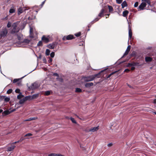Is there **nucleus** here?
I'll use <instances>...</instances> for the list:
<instances>
[{
	"label": "nucleus",
	"instance_id": "31",
	"mask_svg": "<svg viewBox=\"0 0 156 156\" xmlns=\"http://www.w3.org/2000/svg\"><path fill=\"white\" fill-rule=\"evenodd\" d=\"M50 51L48 49H46L45 51V54L46 55H50Z\"/></svg>",
	"mask_w": 156,
	"mask_h": 156
},
{
	"label": "nucleus",
	"instance_id": "61",
	"mask_svg": "<svg viewBox=\"0 0 156 156\" xmlns=\"http://www.w3.org/2000/svg\"><path fill=\"white\" fill-rule=\"evenodd\" d=\"M3 110L2 109H0V113H2Z\"/></svg>",
	"mask_w": 156,
	"mask_h": 156
},
{
	"label": "nucleus",
	"instance_id": "62",
	"mask_svg": "<svg viewBox=\"0 0 156 156\" xmlns=\"http://www.w3.org/2000/svg\"><path fill=\"white\" fill-rule=\"evenodd\" d=\"M15 110H16L15 109H13L11 111V112H13L14 111H15Z\"/></svg>",
	"mask_w": 156,
	"mask_h": 156
},
{
	"label": "nucleus",
	"instance_id": "40",
	"mask_svg": "<svg viewBox=\"0 0 156 156\" xmlns=\"http://www.w3.org/2000/svg\"><path fill=\"white\" fill-rule=\"evenodd\" d=\"M136 53L135 51H133L131 53V56H134L136 55Z\"/></svg>",
	"mask_w": 156,
	"mask_h": 156
},
{
	"label": "nucleus",
	"instance_id": "1",
	"mask_svg": "<svg viewBox=\"0 0 156 156\" xmlns=\"http://www.w3.org/2000/svg\"><path fill=\"white\" fill-rule=\"evenodd\" d=\"M107 8L106 6H104L101 10L100 12L98 15V16L92 22V23L98 21L101 17H103L104 14L107 12Z\"/></svg>",
	"mask_w": 156,
	"mask_h": 156
},
{
	"label": "nucleus",
	"instance_id": "13",
	"mask_svg": "<svg viewBox=\"0 0 156 156\" xmlns=\"http://www.w3.org/2000/svg\"><path fill=\"white\" fill-rule=\"evenodd\" d=\"M131 49V46L130 45H129L127 48L126 51L125 52V53H124L123 56H125L126 55H127L129 53V52L130 50Z\"/></svg>",
	"mask_w": 156,
	"mask_h": 156
},
{
	"label": "nucleus",
	"instance_id": "32",
	"mask_svg": "<svg viewBox=\"0 0 156 156\" xmlns=\"http://www.w3.org/2000/svg\"><path fill=\"white\" fill-rule=\"evenodd\" d=\"M30 41L28 39H24L23 41V42L27 44H29L30 42Z\"/></svg>",
	"mask_w": 156,
	"mask_h": 156
},
{
	"label": "nucleus",
	"instance_id": "55",
	"mask_svg": "<svg viewBox=\"0 0 156 156\" xmlns=\"http://www.w3.org/2000/svg\"><path fill=\"white\" fill-rule=\"evenodd\" d=\"M45 0L44 1L42 2L41 4V5L42 6L44 4L45 2Z\"/></svg>",
	"mask_w": 156,
	"mask_h": 156
},
{
	"label": "nucleus",
	"instance_id": "54",
	"mask_svg": "<svg viewBox=\"0 0 156 156\" xmlns=\"http://www.w3.org/2000/svg\"><path fill=\"white\" fill-rule=\"evenodd\" d=\"M17 84L18 86H20L21 85V82H18L17 83Z\"/></svg>",
	"mask_w": 156,
	"mask_h": 156
},
{
	"label": "nucleus",
	"instance_id": "12",
	"mask_svg": "<svg viewBox=\"0 0 156 156\" xmlns=\"http://www.w3.org/2000/svg\"><path fill=\"white\" fill-rule=\"evenodd\" d=\"M41 40L45 43H48L50 41L49 38L46 37L44 35L43 36Z\"/></svg>",
	"mask_w": 156,
	"mask_h": 156
},
{
	"label": "nucleus",
	"instance_id": "37",
	"mask_svg": "<svg viewBox=\"0 0 156 156\" xmlns=\"http://www.w3.org/2000/svg\"><path fill=\"white\" fill-rule=\"evenodd\" d=\"M81 34V32H79L78 33H76V34H75V35L76 37H80V36Z\"/></svg>",
	"mask_w": 156,
	"mask_h": 156
},
{
	"label": "nucleus",
	"instance_id": "60",
	"mask_svg": "<svg viewBox=\"0 0 156 156\" xmlns=\"http://www.w3.org/2000/svg\"><path fill=\"white\" fill-rule=\"evenodd\" d=\"M110 15V14H105V15H106V16H106V18H107L108 17V16H109V15Z\"/></svg>",
	"mask_w": 156,
	"mask_h": 156
},
{
	"label": "nucleus",
	"instance_id": "38",
	"mask_svg": "<svg viewBox=\"0 0 156 156\" xmlns=\"http://www.w3.org/2000/svg\"><path fill=\"white\" fill-rule=\"evenodd\" d=\"M20 80V79H15L13 80V83H16L17 82H18V81Z\"/></svg>",
	"mask_w": 156,
	"mask_h": 156
},
{
	"label": "nucleus",
	"instance_id": "50",
	"mask_svg": "<svg viewBox=\"0 0 156 156\" xmlns=\"http://www.w3.org/2000/svg\"><path fill=\"white\" fill-rule=\"evenodd\" d=\"M11 23H10L9 22L8 24H7V27L8 28H9L11 27Z\"/></svg>",
	"mask_w": 156,
	"mask_h": 156
},
{
	"label": "nucleus",
	"instance_id": "16",
	"mask_svg": "<svg viewBox=\"0 0 156 156\" xmlns=\"http://www.w3.org/2000/svg\"><path fill=\"white\" fill-rule=\"evenodd\" d=\"M16 146L14 145L11 144L10 146H9L8 147V151H12L15 148Z\"/></svg>",
	"mask_w": 156,
	"mask_h": 156
},
{
	"label": "nucleus",
	"instance_id": "51",
	"mask_svg": "<svg viewBox=\"0 0 156 156\" xmlns=\"http://www.w3.org/2000/svg\"><path fill=\"white\" fill-rule=\"evenodd\" d=\"M129 71H130V70H129V69H125L124 70V72L128 73V72H129Z\"/></svg>",
	"mask_w": 156,
	"mask_h": 156
},
{
	"label": "nucleus",
	"instance_id": "28",
	"mask_svg": "<svg viewBox=\"0 0 156 156\" xmlns=\"http://www.w3.org/2000/svg\"><path fill=\"white\" fill-rule=\"evenodd\" d=\"M37 46H43L42 41H39L37 44Z\"/></svg>",
	"mask_w": 156,
	"mask_h": 156
},
{
	"label": "nucleus",
	"instance_id": "17",
	"mask_svg": "<svg viewBox=\"0 0 156 156\" xmlns=\"http://www.w3.org/2000/svg\"><path fill=\"white\" fill-rule=\"evenodd\" d=\"M94 85V84L93 83H87L85 84V87L87 88H89L90 87L93 86Z\"/></svg>",
	"mask_w": 156,
	"mask_h": 156
},
{
	"label": "nucleus",
	"instance_id": "53",
	"mask_svg": "<svg viewBox=\"0 0 156 156\" xmlns=\"http://www.w3.org/2000/svg\"><path fill=\"white\" fill-rule=\"evenodd\" d=\"M112 143H109V144H108L107 145V146L108 147H111L112 146Z\"/></svg>",
	"mask_w": 156,
	"mask_h": 156
},
{
	"label": "nucleus",
	"instance_id": "56",
	"mask_svg": "<svg viewBox=\"0 0 156 156\" xmlns=\"http://www.w3.org/2000/svg\"><path fill=\"white\" fill-rule=\"evenodd\" d=\"M135 69V67L134 66L132 67L131 68V70H133Z\"/></svg>",
	"mask_w": 156,
	"mask_h": 156
},
{
	"label": "nucleus",
	"instance_id": "58",
	"mask_svg": "<svg viewBox=\"0 0 156 156\" xmlns=\"http://www.w3.org/2000/svg\"><path fill=\"white\" fill-rule=\"evenodd\" d=\"M30 33H32L33 32V29L32 28H31L30 30Z\"/></svg>",
	"mask_w": 156,
	"mask_h": 156
},
{
	"label": "nucleus",
	"instance_id": "41",
	"mask_svg": "<svg viewBox=\"0 0 156 156\" xmlns=\"http://www.w3.org/2000/svg\"><path fill=\"white\" fill-rule=\"evenodd\" d=\"M55 53L54 52H52L50 54V56L51 58H53L55 56Z\"/></svg>",
	"mask_w": 156,
	"mask_h": 156
},
{
	"label": "nucleus",
	"instance_id": "10",
	"mask_svg": "<svg viewBox=\"0 0 156 156\" xmlns=\"http://www.w3.org/2000/svg\"><path fill=\"white\" fill-rule=\"evenodd\" d=\"M99 129V126L95 127H94L93 128H92L90 129H89L88 130H87V132H94L96 131H97Z\"/></svg>",
	"mask_w": 156,
	"mask_h": 156
},
{
	"label": "nucleus",
	"instance_id": "27",
	"mask_svg": "<svg viewBox=\"0 0 156 156\" xmlns=\"http://www.w3.org/2000/svg\"><path fill=\"white\" fill-rule=\"evenodd\" d=\"M37 119V117H32L29 118L28 119L26 120V121H30L31 120H34Z\"/></svg>",
	"mask_w": 156,
	"mask_h": 156
},
{
	"label": "nucleus",
	"instance_id": "7",
	"mask_svg": "<svg viewBox=\"0 0 156 156\" xmlns=\"http://www.w3.org/2000/svg\"><path fill=\"white\" fill-rule=\"evenodd\" d=\"M39 87L38 85L36 83H33L32 85L29 87L30 90H34L37 88Z\"/></svg>",
	"mask_w": 156,
	"mask_h": 156
},
{
	"label": "nucleus",
	"instance_id": "23",
	"mask_svg": "<svg viewBox=\"0 0 156 156\" xmlns=\"http://www.w3.org/2000/svg\"><path fill=\"white\" fill-rule=\"evenodd\" d=\"M15 12V9L14 7H12L10 9L9 12L10 13H13Z\"/></svg>",
	"mask_w": 156,
	"mask_h": 156
},
{
	"label": "nucleus",
	"instance_id": "11",
	"mask_svg": "<svg viewBox=\"0 0 156 156\" xmlns=\"http://www.w3.org/2000/svg\"><path fill=\"white\" fill-rule=\"evenodd\" d=\"M118 71H115L112 72V73H111V74H109L108 75H106V78L107 79H108V78H110V77L112 75H113L115 74H116V75L115 76H117L119 74L118 73Z\"/></svg>",
	"mask_w": 156,
	"mask_h": 156
},
{
	"label": "nucleus",
	"instance_id": "5",
	"mask_svg": "<svg viewBox=\"0 0 156 156\" xmlns=\"http://www.w3.org/2000/svg\"><path fill=\"white\" fill-rule=\"evenodd\" d=\"M57 42H54L47 45V47L50 49H53L57 47Z\"/></svg>",
	"mask_w": 156,
	"mask_h": 156
},
{
	"label": "nucleus",
	"instance_id": "63",
	"mask_svg": "<svg viewBox=\"0 0 156 156\" xmlns=\"http://www.w3.org/2000/svg\"><path fill=\"white\" fill-rule=\"evenodd\" d=\"M154 113L156 115V112H154Z\"/></svg>",
	"mask_w": 156,
	"mask_h": 156
},
{
	"label": "nucleus",
	"instance_id": "30",
	"mask_svg": "<svg viewBox=\"0 0 156 156\" xmlns=\"http://www.w3.org/2000/svg\"><path fill=\"white\" fill-rule=\"evenodd\" d=\"M23 97V96L21 94V93L17 96V98L18 99H20Z\"/></svg>",
	"mask_w": 156,
	"mask_h": 156
},
{
	"label": "nucleus",
	"instance_id": "48",
	"mask_svg": "<svg viewBox=\"0 0 156 156\" xmlns=\"http://www.w3.org/2000/svg\"><path fill=\"white\" fill-rule=\"evenodd\" d=\"M53 76H57L58 77L59 76L58 74L56 73H53Z\"/></svg>",
	"mask_w": 156,
	"mask_h": 156
},
{
	"label": "nucleus",
	"instance_id": "49",
	"mask_svg": "<svg viewBox=\"0 0 156 156\" xmlns=\"http://www.w3.org/2000/svg\"><path fill=\"white\" fill-rule=\"evenodd\" d=\"M24 138H20V139L18 141V142H21L22 141H23L24 140Z\"/></svg>",
	"mask_w": 156,
	"mask_h": 156
},
{
	"label": "nucleus",
	"instance_id": "4",
	"mask_svg": "<svg viewBox=\"0 0 156 156\" xmlns=\"http://www.w3.org/2000/svg\"><path fill=\"white\" fill-rule=\"evenodd\" d=\"M75 37L72 34H69L67 36H64L62 38V40L65 41L66 40H70L74 39Z\"/></svg>",
	"mask_w": 156,
	"mask_h": 156
},
{
	"label": "nucleus",
	"instance_id": "14",
	"mask_svg": "<svg viewBox=\"0 0 156 156\" xmlns=\"http://www.w3.org/2000/svg\"><path fill=\"white\" fill-rule=\"evenodd\" d=\"M106 69H105L103 70H102L100 72H99V73H98L97 74H95L94 75H93L94 77V78L96 77H97L98 78H99L101 77V74L102 73V72H104V71H105V70Z\"/></svg>",
	"mask_w": 156,
	"mask_h": 156
},
{
	"label": "nucleus",
	"instance_id": "45",
	"mask_svg": "<svg viewBox=\"0 0 156 156\" xmlns=\"http://www.w3.org/2000/svg\"><path fill=\"white\" fill-rule=\"evenodd\" d=\"M56 154L51 153L48 154V156H56Z\"/></svg>",
	"mask_w": 156,
	"mask_h": 156
},
{
	"label": "nucleus",
	"instance_id": "25",
	"mask_svg": "<svg viewBox=\"0 0 156 156\" xmlns=\"http://www.w3.org/2000/svg\"><path fill=\"white\" fill-rule=\"evenodd\" d=\"M142 1L143 2L146 3V4L147 3L148 5H151L150 0H142Z\"/></svg>",
	"mask_w": 156,
	"mask_h": 156
},
{
	"label": "nucleus",
	"instance_id": "59",
	"mask_svg": "<svg viewBox=\"0 0 156 156\" xmlns=\"http://www.w3.org/2000/svg\"><path fill=\"white\" fill-rule=\"evenodd\" d=\"M19 143V142H18V141H16V142H14L12 144V145H14V144H16V143Z\"/></svg>",
	"mask_w": 156,
	"mask_h": 156
},
{
	"label": "nucleus",
	"instance_id": "33",
	"mask_svg": "<svg viewBox=\"0 0 156 156\" xmlns=\"http://www.w3.org/2000/svg\"><path fill=\"white\" fill-rule=\"evenodd\" d=\"M51 92L50 91H47L45 92V95L46 96H48L50 95Z\"/></svg>",
	"mask_w": 156,
	"mask_h": 156
},
{
	"label": "nucleus",
	"instance_id": "52",
	"mask_svg": "<svg viewBox=\"0 0 156 156\" xmlns=\"http://www.w3.org/2000/svg\"><path fill=\"white\" fill-rule=\"evenodd\" d=\"M52 59L51 58H49V60L48 61V62H49L51 63L52 62Z\"/></svg>",
	"mask_w": 156,
	"mask_h": 156
},
{
	"label": "nucleus",
	"instance_id": "34",
	"mask_svg": "<svg viewBox=\"0 0 156 156\" xmlns=\"http://www.w3.org/2000/svg\"><path fill=\"white\" fill-rule=\"evenodd\" d=\"M70 119L71 121H72V122L73 123H76V121L75 120L74 118H73L72 117H71Z\"/></svg>",
	"mask_w": 156,
	"mask_h": 156
},
{
	"label": "nucleus",
	"instance_id": "39",
	"mask_svg": "<svg viewBox=\"0 0 156 156\" xmlns=\"http://www.w3.org/2000/svg\"><path fill=\"white\" fill-rule=\"evenodd\" d=\"M116 1L117 4H120L122 2L123 0H116Z\"/></svg>",
	"mask_w": 156,
	"mask_h": 156
},
{
	"label": "nucleus",
	"instance_id": "35",
	"mask_svg": "<svg viewBox=\"0 0 156 156\" xmlns=\"http://www.w3.org/2000/svg\"><path fill=\"white\" fill-rule=\"evenodd\" d=\"M12 91V89H9L7 91V93L8 94H11Z\"/></svg>",
	"mask_w": 156,
	"mask_h": 156
},
{
	"label": "nucleus",
	"instance_id": "47",
	"mask_svg": "<svg viewBox=\"0 0 156 156\" xmlns=\"http://www.w3.org/2000/svg\"><path fill=\"white\" fill-rule=\"evenodd\" d=\"M138 4H139V3H138V2H136L135 3V4L134 5V7H137L138 5Z\"/></svg>",
	"mask_w": 156,
	"mask_h": 156
},
{
	"label": "nucleus",
	"instance_id": "2",
	"mask_svg": "<svg viewBox=\"0 0 156 156\" xmlns=\"http://www.w3.org/2000/svg\"><path fill=\"white\" fill-rule=\"evenodd\" d=\"M7 33V29L6 28H3L0 32V36L1 38H4L6 36Z\"/></svg>",
	"mask_w": 156,
	"mask_h": 156
},
{
	"label": "nucleus",
	"instance_id": "44",
	"mask_svg": "<svg viewBox=\"0 0 156 156\" xmlns=\"http://www.w3.org/2000/svg\"><path fill=\"white\" fill-rule=\"evenodd\" d=\"M135 63L133 64V63H129L128 64V66L129 67L133 66H134L135 65Z\"/></svg>",
	"mask_w": 156,
	"mask_h": 156
},
{
	"label": "nucleus",
	"instance_id": "20",
	"mask_svg": "<svg viewBox=\"0 0 156 156\" xmlns=\"http://www.w3.org/2000/svg\"><path fill=\"white\" fill-rule=\"evenodd\" d=\"M11 113V112L8 110L5 111L3 112H2V114L3 115H9Z\"/></svg>",
	"mask_w": 156,
	"mask_h": 156
},
{
	"label": "nucleus",
	"instance_id": "6",
	"mask_svg": "<svg viewBox=\"0 0 156 156\" xmlns=\"http://www.w3.org/2000/svg\"><path fill=\"white\" fill-rule=\"evenodd\" d=\"M94 76H90L87 77H85L84 78V80L85 82L91 81L94 79Z\"/></svg>",
	"mask_w": 156,
	"mask_h": 156
},
{
	"label": "nucleus",
	"instance_id": "9",
	"mask_svg": "<svg viewBox=\"0 0 156 156\" xmlns=\"http://www.w3.org/2000/svg\"><path fill=\"white\" fill-rule=\"evenodd\" d=\"M146 4L145 2H142L139 6L138 8V10H143L146 6Z\"/></svg>",
	"mask_w": 156,
	"mask_h": 156
},
{
	"label": "nucleus",
	"instance_id": "8",
	"mask_svg": "<svg viewBox=\"0 0 156 156\" xmlns=\"http://www.w3.org/2000/svg\"><path fill=\"white\" fill-rule=\"evenodd\" d=\"M129 38L131 39L132 36V26L129 24Z\"/></svg>",
	"mask_w": 156,
	"mask_h": 156
},
{
	"label": "nucleus",
	"instance_id": "36",
	"mask_svg": "<svg viewBox=\"0 0 156 156\" xmlns=\"http://www.w3.org/2000/svg\"><path fill=\"white\" fill-rule=\"evenodd\" d=\"M10 98L8 97H5L4 98V101L6 102H8L10 101Z\"/></svg>",
	"mask_w": 156,
	"mask_h": 156
},
{
	"label": "nucleus",
	"instance_id": "15",
	"mask_svg": "<svg viewBox=\"0 0 156 156\" xmlns=\"http://www.w3.org/2000/svg\"><path fill=\"white\" fill-rule=\"evenodd\" d=\"M145 61L146 62H150L152 61V58L150 57H146L145 58Z\"/></svg>",
	"mask_w": 156,
	"mask_h": 156
},
{
	"label": "nucleus",
	"instance_id": "24",
	"mask_svg": "<svg viewBox=\"0 0 156 156\" xmlns=\"http://www.w3.org/2000/svg\"><path fill=\"white\" fill-rule=\"evenodd\" d=\"M108 9H109V11L110 12H112L113 11V7L109 5H107Z\"/></svg>",
	"mask_w": 156,
	"mask_h": 156
},
{
	"label": "nucleus",
	"instance_id": "18",
	"mask_svg": "<svg viewBox=\"0 0 156 156\" xmlns=\"http://www.w3.org/2000/svg\"><path fill=\"white\" fill-rule=\"evenodd\" d=\"M27 100V98L26 97L23 99H20L19 101V103L20 104H23Z\"/></svg>",
	"mask_w": 156,
	"mask_h": 156
},
{
	"label": "nucleus",
	"instance_id": "57",
	"mask_svg": "<svg viewBox=\"0 0 156 156\" xmlns=\"http://www.w3.org/2000/svg\"><path fill=\"white\" fill-rule=\"evenodd\" d=\"M56 156H64L63 155H61L60 154H56Z\"/></svg>",
	"mask_w": 156,
	"mask_h": 156
},
{
	"label": "nucleus",
	"instance_id": "64",
	"mask_svg": "<svg viewBox=\"0 0 156 156\" xmlns=\"http://www.w3.org/2000/svg\"><path fill=\"white\" fill-rule=\"evenodd\" d=\"M28 19H29V20L30 19V17H29Z\"/></svg>",
	"mask_w": 156,
	"mask_h": 156
},
{
	"label": "nucleus",
	"instance_id": "42",
	"mask_svg": "<svg viewBox=\"0 0 156 156\" xmlns=\"http://www.w3.org/2000/svg\"><path fill=\"white\" fill-rule=\"evenodd\" d=\"M15 92L17 93H21L20 92V90L19 89H16L15 90Z\"/></svg>",
	"mask_w": 156,
	"mask_h": 156
},
{
	"label": "nucleus",
	"instance_id": "3",
	"mask_svg": "<svg viewBox=\"0 0 156 156\" xmlns=\"http://www.w3.org/2000/svg\"><path fill=\"white\" fill-rule=\"evenodd\" d=\"M13 28L11 31V33L13 34L18 33L19 31V30L18 29V28H17V26L16 25V23H14L13 24Z\"/></svg>",
	"mask_w": 156,
	"mask_h": 156
},
{
	"label": "nucleus",
	"instance_id": "19",
	"mask_svg": "<svg viewBox=\"0 0 156 156\" xmlns=\"http://www.w3.org/2000/svg\"><path fill=\"white\" fill-rule=\"evenodd\" d=\"M17 37V39L18 40L20 41L21 40V38L23 37V35L20 33H19L16 34Z\"/></svg>",
	"mask_w": 156,
	"mask_h": 156
},
{
	"label": "nucleus",
	"instance_id": "46",
	"mask_svg": "<svg viewBox=\"0 0 156 156\" xmlns=\"http://www.w3.org/2000/svg\"><path fill=\"white\" fill-rule=\"evenodd\" d=\"M42 60L43 61L44 63H47V60L45 57H44L43 58Z\"/></svg>",
	"mask_w": 156,
	"mask_h": 156
},
{
	"label": "nucleus",
	"instance_id": "22",
	"mask_svg": "<svg viewBox=\"0 0 156 156\" xmlns=\"http://www.w3.org/2000/svg\"><path fill=\"white\" fill-rule=\"evenodd\" d=\"M122 7V8H124L125 7L127 6V4L126 2V1H124L122 2L121 4Z\"/></svg>",
	"mask_w": 156,
	"mask_h": 156
},
{
	"label": "nucleus",
	"instance_id": "21",
	"mask_svg": "<svg viewBox=\"0 0 156 156\" xmlns=\"http://www.w3.org/2000/svg\"><path fill=\"white\" fill-rule=\"evenodd\" d=\"M129 12L128 10L124 11L122 13V16L124 17H126L128 15Z\"/></svg>",
	"mask_w": 156,
	"mask_h": 156
},
{
	"label": "nucleus",
	"instance_id": "26",
	"mask_svg": "<svg viewBox=\"0 0 156 156\" xmlns=\"http://www.w3.org/2000/svg\"><path fill=\"white\" fill-rule=\"evenodd\" d=\"M23 12V9L22 8L20 7L19 8L18 10V14H20Z\"/></svg>",
	"mask_w": 156,
	"mask_h": 156
},
{
	"label": "nucleus",
	"instance_id": "43",
	"mask_svg": "<svg viewBox=\"0 0 156 156\" xmlns=\"http://www.w3.org/2000/svg\"><path fill=\"white\" fill-rule=\"evenodd\" d=\"M32 135H33V134L32 133H28L26 134L24 136L26 137V136H32Z\"/></svg>",
	"mask_w": 156,
	"mask_h": 156
},
{
	"label": "nucleus",
	"instance_id": "29",
	"mask_svg": "<svg viewBox=\"0 0 156 156\" xmlns=\"http://www.w3.org/2000/svg\"><path fill=\"white\" fill-rule=\"evenodd\" d=\"M76 92H78V93H80L82 92V90L80 89L79 88H76Z\"/></svg>",
	"mask_w": 156,
	"mask_h": 156
}]
</instances>
